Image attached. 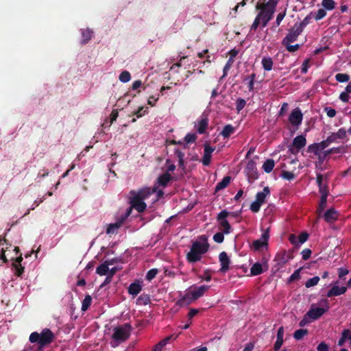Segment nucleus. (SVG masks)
Masks as SVG:
<instances>
[{"label":"nucleus","instance_id":"nucleus-1","mask_svg":"<svg viewBox=\"0 0 351 351\" xmlns=\"http://www.w3.org/2000/svg\"><path fill=\"white\" fill-rule=\"evenodd\" d=\"M156 191V188L145 187L138 191L131 190L130 191V205L138 213H143L147 208L145 200Z\"/></svg>","mask_w":351,"mask_h":351},{"label":"nucleus","instance_id":"nucleus-2","mask_svg":"<svg viewBox=\"0 0 351 351\" xmlns=\"http://www.w3.org/2000/svg\"><path fill=\"white\" fill-rule=\"evenodd\" d=\"M198 239L199 241L192 243L190 251L186 254V259L190 263L200 261L202 255L208 251L209 244L207 242V237L203 234L199 236Z\"/></svg>","mask_w":351,"mask_h":351},{"label":"nucleus","instance_id":"nucleus-3","mask_svg":"<svg viewBox=\"0 0 351 351\" xmlns=\"http://www.w3.org/2000/svg\"><path fill=\"white\" fill-rule=\"evenodd\" d=\"M256 10H258L259 12L250 27V31L254 32L258 29L259 25H261L262 27H266L269 21L272 19L275 13V12L261 5V2H258L256 3Z\"/></svg>","mask_w":351,"mask_h":351},{"label":"nucleus","instance_id":"nucleus-4","mask_svg":"<svg viewBox=\"0 0 351 351\" xmlns=\"http://www.w3.org/2000/svg\"><path fill=\"white\" fill-rule=\"evenodd\" d=\"M55 339V335L49 328H44L40 333L33 332L29 335V340L32 343H37L39 348L51 343Z\"/></svg>","mask_w":351,"mask_h":351},{"label":"nucleus","instance_id":"nucleus-5","mask_svg":"<svg viewBox=\"0 0 351 351\" xmlns=\"http://www.w3.org/2000/svg\"><path fill=\"white\" fill-rule=\"evenodd\" d=\"M209 285H202L195 287L193 290L186 293L184 296L180 298L176 304L179 306H183L190 304L193 301L197 300L204 295V294L209 289Z\"/></svg>","mask_w":351,"mask_h":351},{"label":"nucleus","instance_id":"nucleus-6","mask_svg":"<svg viewBox=\"0 0 351 351\" xmlns=\"http://www.w3.org/2000/svg\"><path fill=\"white\" fill-rule=\"evenodd\" d=\"M132 327L129 323L124 325L117 326L114 328L112 339L118 342H123L127 340L130 335Z\"/></svg>","mask_w":351,"mask_h":351},{"label":"nucleus","instance_id":"nucleus-7","mask_svg":"<svg viewBox=\"0 0 351 351\" xmlns=\"http://www.w3.org/2000/svg\"><path fill=\"white\" fill-rule=\"evenodd\" d=\"M236 216L233 213L228 212L226 210H221L217 217V219L219 222V228L225 234H229L231 231V226L228 221L226 219L229 215Z\"/></svg>","mask_w":351,"mask_h":351},{"label":"nucleus","instance_id":"nucleus-8","mask_svg":"<svg viewBox=\"0 0 351 351\" xmlns=\"http://www.w3.org/2000/svg\"><path fill=\"white\" fill-rule=\"evenodd\" d=\"M302 32V30L298 27V23H295L293 27L289 30L288 34L283 38L282 45H287L296 41Z\"/></svg>","mask_w":351,"mask_h":351},{"label":"nucleus","instance_id":"nucleus-9","mask_svg":"<svg viewBox=\"0 0 351 351\" xmlns=\"http://www.w3.org/2000/svg\"><path fill=\"white\" fill-rule=\"evenodd\" d=\"M316 182L319 187V192L321 195H325L328 196L329 189L328 184V175H322L320 173L316 174Z\"/></svg>","mask_w":351,"mask_h":351},{"label":"nucleus","instance_id":"nucleus-10","mask_svg":"<svg viewBox=\"0 0 351 351\" xmlns=\"http://www.w3.org/2000/svg\"><path fill=\"white\" fill-rule=\"evenodd\" d=\"M302 120L303 114L301 110L299 108H295L293 109L289 117V123L292 125L298 128V126L301 125Z\"/></svg>","mask_w":351,"mask_h":351},{"label":"nucleus","instance_id":"nucleus-11","mask_svg":"<svg viewBox=\"0 0 351 351\" xmlns=\"http://www.w3.org/2000/svg\"><path fill=\"white\" fill-rule=\"evenodd\" d=\"M245 171L250 182L258 179V173L256 169V164L254 160H251L248 161L245 167Z\"/></svg>","mask_w":351,"mask_h":351},{"label":"nucleus","instance_id":"nucleus-12","mask_svg":"<svg viewBox=\"0 0 351 351\" xmlns=\"http://www.w3.org/2000/svg\"><path fill=\"white\" fill-rule=\"evenodd\" d=\"M269 238V230H265L259 239L252 243V248L256 251L261 250L263 247L267 246Z\"/></svg>","mask_w":351,"mask_h":351},{"label":"nucleus","instance_id":"nucleus-13","mask_svg":"<svg viewBox=\"0 0 351 351\" xmlns=\"http://www.w3.org/2000/svg\"><path fill=\"white\" fill-rule=\"evenodd\" d=\"M328 311V308H324L321 307H314L312 306L308 311L305 315L308 318L316 320L319 319L322 315Z\"/></svg>","mask_w":351,"mask_h":351},{"label":"nucleus","instance_id":"nucleus-14","mask_svg":"<svg viewBox=\"0 0 351 351\" xmlns=\"http://www.w3.org/2000/svg\"><path fill=\"white\" fill-rule=\"evenodd\" d=\"M219 259L221 265L219 271L226 273L230 269V259L226 252H222L219 255Z\"/></svg>","mask_w":351,"mask_h":351},{"label":"nucleus","instance_id":"nucleus-15","mask_svg":"<svg viewBox=\"0 0 351 351\" xmlns=\"http://www.w3.org/2000/svg\"><path fill=\"white\" fill-rule=\"evenodd\" d=\"M214 150L215 147H212L208 144L204 145V153L202 160V164L204 165L208 166L210 165L212 157L211 154L214 152Z\"/></svg>","mask_w":351,"mask_h":351},{"label":"nucleus","instance_id":"nucleus-16","mask_svg":"<svg viewBox=\"0 0 351 351\" xmlns=\"http://www.w3.org/2000/svg\"><path fill=\"white\" fill-rule=\"evenodd\" d=\"M338 217L339 214L337 211L333 208L327 210L324 215V220L327 223L335 221L338 219Z\"/></svg>","mask_w":351,"mask_h":351},{"label":"nucleus","instance_id":"nucleus-17","mask_svg":"<svg viewBox=\"0 0 351 351\" xmlns=\"http://www.w3.org/2000/svg\"><path fill=\"white\" fill-rule=\"evenodd\" d=\"M347 291L346 287H341L334 285L328 292H327V297L331 298L333 296H338L340 295H342L345 293Z\"/></svg>","mask_w":351,"mask_h":351},{"label":"nucleus","instance_id":"nucleus-18","mask_svg":"<svg viewBox=\"0 0 351 351\" xmlns=\"http://www.w3.org/2000/svg\"><path fill=\"white\" fill-rule=\"evenodd\" d=\"M142 290V286L138 281L131 283L128 289V293L133 297L136 296Z\"/></svg>","mask_w":351,"mask_h":351},{"label":"nucleus","instance_id":"nucleus-19","mask_svg":"<svg viewBox=\"0 0 351 351\" xmlns=\"http://www.w3.org/2000/svg\"><path fill=\"white\" fill-rule=\"evenodd\" d=\"M172 180L171 174L168 172L164 173L158 178V183L162 187H166L168 183Z\"/></svg>","mask_w":351,"mask_h":351},{"label":"nucleus","instance_id":"nucleus-20","mask_svg":"<svg viewBox=\"0 0 351 351\" xmlns=\"http://www.w3.org/2000/svg\"><path fill=\"white\" fill-rule=\"evenodd\" d=\"M270 189L269 186H265L263 188L262 191H259L256 195V200L261 202L262 204L265 203V199L267 196L269 195Z\"/></svg>","mask_w":351,"mask_h":351},{"label":"nucleus","instance_id":"nucleus-21","mask_svg":"<svg viewBox=\"0 0 351 351\" xmlns=\"http://www.w3.org/2000/svg\"><path fill=\"white\" fill-rule=\"evenodd\" d=\"M293 146L297 147L298 149H302L306 144V140L304 136L299 135L294 138L293 141Z\"/></svg>","mask_w":351,"mask_h":351},{"label":"nucleus","instance_id":"nucleus-22","mask_svg":"<svg viewBox=\"0 0 351 351\" xmlns=\"http://www.w3.org/2000/svg\"><path fill=\"white\" fill-rule=\"evenodd\" d=\"M208 125V119L206 117L202 118L197 124V131L199 134H202L206 132Z\"/></svg>","mask_w":351,"mask_h":351},{"label":"nucleus","instance_id":"nucleus-23","mask_svg":"<svg viewBox=\"0 0 351 351\" xmlns=\"http://www.w3.org/2000/svg\"><path fill=\"white\" fill-rule=\"evenodd\" d=\"M263 265L260 263H254L250 268L251 276H258L264 272Z\"/></svg>","mask_w":351,"mask_h":351},{"label":"nucleus","instance_id":"nucleus-24","mask_svg":"<svg viewBox=\"0 0 351 351\" xmlns=\"http://www.w3.org/2000/svg\"><path fill=\"white\" fill-rule=\"evenodd\" d=\"M234 131L235 128L230 124H228L223 127L222 131L220 132V135H221L224 138H229Z\"/></svg>","mask_w":351,"mask_h":351},{"label":"nucleus","instance_id":"nucleus-25","mask_svg":"<svg viewBox=\"0 0 351 351\" xmlns=\"http://www.w3.org/2000/svg\"><path fill=\"white\" fill-rule=\"evenodd\" d=\"M261 64L265 71H269L272 69L274 62L270 57H263L261 60Z\"/></svg>","mask_w":351,"mask_h":351},{"label":"nucleus","instance_id":"nucleus-26","mask_svg":"<svg viewBox=\"0 0 351 351\" xmlns=\"http://www.w3.org/2000/svg\"><path fill=\"white\" fill-rule=\"evenodd\" d=\"M231 178L230 176H225L219 182H218L215 186V191H221L230 184Z\"/></svg>","mask_w":351,"mask_h":351},{"label":"nucleus","instance_id":"nucleus-27","mask_svg":"<svg viewBox=\"0 0 351 351\" xmlns=\"http://www.w3.org/2000/svg\"><path fill=\"white\" fill-rule=\"evenodd\" d=\"M93 32L90 29H82V43L86 44L92 38Z\"/></svg>","mask_w":351,"mask_h":351},{"label":"nucleus","instance_id":"nucleus-28","mask_svg":"<svg viewBox=\"0 0 351 351\" xmlns=\"http://www.w3.org/2000/svg\"><path fill=\"white\" fill-rule=\"evenodd\" d=\"M109 267H108L107 262H104L99 265L96 269V273L99 276L108 275Z\"/></svg>","mask_w":351,"mask_h":351},{"label":"nucleus","instance_id":"nucleus-29","mask_svg":"<svg viewBox=\"0 0 351 351\" xmlns=\"http://www.w3.org/2000/svg\"><path fill=\"white\" fill-rule=\"evenodd\" d=\"M151 302L149 295L143 293L136 300L137 305H147Z\"/></svg>","mask_w":351,"mask_h":351},{"label":"nucleus","instance_id":"nucleus-30","mask_svg":"<svg viewBox=\"0 0 351 351\" xmlns=\"http://www.w3.org/2000/svg\"><path fill=\"white\" fill-rule=\"evenodd\" d=\"M275 166V162L273 159H267L263 165V170L269 173L271 172Z\"/></svg>","mask_w":351,"mask_h":351},{"label":"nucleus","instance_id":"nucleus-31","mask_svg":"<svg viewBox=\"0 0 351 351\" xmlns=\"http://www.w3.org/2000/svg\"><path fill=\"white\" fill-rule=\"evenodd\" d=\"M121 222H116L114 223H110L108 225L106 229V233L108 234H115L117 230L121 227Z\"/></svg>","mask_w":351,"mask_h":351},{"label":"nucleus","instance_id":"nucleus-32","mask_svg":"<svg viewBox=\"0 0 351 351\" xmlns=\"http://www.w3.org/2000/svg\"><path fill=\"white\" fill-rule=\"evenodd\" d=\"M278 0H269L267 2L261 3V5L264 6L265 8H267L268 9L276 12V8L278 5Z\"/></svg>","mask_w":351,"mask_h":351},{"label":"nucleus","instance_id":"nucleus-33","mask_svg":"<svg viewBox=\"0 0 351 351\" xmlns=\"http://www.w3.org/2000/svg\"><path fill=\"white\" fill-rule=\"evenodd\" d=\"M307 152L309 153H313L315 156H317L319 154H321L322 150L320 149L317 143H315L308 146Z\"/></svg>","mask_w":351,"mask_h":351},{"label":"nucleus","instance_id":"nucleus-34","mask_svg":"<svg viewBox=\"0 0 351 351\" xmlns=\"http://www.w3.org/2000/svg\"><path fill=\"white\" fill-rule=\"evenodd\" d=\"M312 18H313V12H311L302 20V22H300L299 24L298 23V27L303 31V29L310 23Z\"/></svg>","mask_w":351,"mask_h":351},{"label":"nucleus","instance_id":"nucleus-35","mask_svg":"<svg viewBox=\"0 0 351 351\" xmlns=\"http://www.w3.org/2000/svg\"><path fill=\"white\" fill-rule=\"evenodd\" d=\"M175 154H176V156L178 158L179 167L184 169L185 168L184 161V154L179 149H176Z\"/></svg>","mask_w":351,"mask_h":351},{"label":"nucleus","instance_id":"nucleus-36","mask_svg":"<svg viewBox=\"0 0 351 351\" xmlns=\"http://www.w3.org/2000/svg\"><path fill=\"white\" fill-rule=\"evenodd\" d=\"M92 298L90 295H86L84 298V299L82 301V311H86L88 310V308L90 307L91 304Z\"/></svg>","mask_w":351,"mask_h":351},{"label":"nucleus","instance_id":"nucleus-37","mask_svg":"<svg viewBox=\"0 0 351 351\" xmlns=\"http://www.w3.org/2000/svg\"><path fill=\"white\" fill-rule=\"evenodd\" d=\"M308 334L307 329H299L294 332L293 337L295 340H301L305 335Z\"/></svg>","mask_w":351,"mask_h":351},{"label":"nucleus","instance_id":"nucleus-38","mask_svg":"<svg viewBox=\"0 0 351 351\" xmlns=\"http://www.w3.org/2000/svg\"><path fill=\"white\" fill-rule=\"evenodd\" d=\"M322 5L325 10H332L335 8L334 0H322Z\"/></svg>","mask_w":351,"mask_h":351},{"label":"nucleus","instance_id":"nucleus-39","mask_svg":"<svg viewBox=\"0 0 351 351\" xmlns=\"http://www.w3.org/2000/svg\"><path fill=\"white\" fill-rule=\"evenodd\" d=\"M119 79L121 82L126 83L131 80V75L129 71H123L120 73Z\"/></svg>","mask_w":351,"mask_h":351},{"label":"nucleus","instance_id":"nucleus-40","mask_svg":"<svg viewBox=\"0 0 351 351\" xmlns=\"http://www.w3.org/2000/svg\"><path fill=\"white\" fill-rule=\"evenodd\" d=\"M313 15L315 21H319L326 16V11L324 8H320L317 11V12L314 14L313 13Z\"/></svg>","mask_w":351,"mask_h":351},{"label":"nucleus","instance_id":"nucleus-41","mask_svg":"<svg viewBox=\"0 0 351 351\" xmlns=\"http://www.w3.org/2000/svg\"><path fill=\"white\" fill-rule=\"evenodd\" d=\"M319 281V276H314L312 278H309L306 282H305V287L306 288H310L311 287L315 286L317 285V283Z\"/></svg>","mask_w":351,"mask_h":351},{"label":"nucleus","instance_id":"nucleus-42","mask_svg":"<svg viewBox=\"0 0 351 351\" xmlns=\"http://www.w3.org/2000/svg\"><path fill=\"white\" fill-rule=\"evenodd\" d=\"M335 80L339 82H346L350 80V75L346 73H337L335 75Z\"/></svg>","mask_w":351,"mask_h":351},{"label":"nucleus","instance_id":"nucleus-43","mask_svg":"<svg viewBox=\"0 0 351 351\" xmlns=\"http://www.w3.org/2000/svg\"><path fill=\"white\" fill-rule=\"evenodd\" d=\"M286 14H287V10H285L283 12H280L277 14L276 21L274 23V27H278L280 25L282 21L286 16Z\"/></svg>","mask_w":351,"mask_h":351},{"label":"nucleus","instance_id":"nucleus-44","mask_svg":"<svg viewBox=\"0 0 351 351\" xmlns=\"http://www.w3.org/2000/svg\"><path fill=\"white\" fill-rule=\"evenodd\" d=\"M246 104V101L244 99L238 98L236 101V109L238 112L243 110Z\"/></svg>","mask_w":351,"mask_h":351},{"label":"nucleus","instance_id":"nucleus-45","mask_svg":"<svg viewBox=\"0 0 351 351\" xmlns=\"http://www.w3.org/2000/svg\"><path fill=\"white\" fill-rule=\"evenodd\" d=\"M350 330L348 329H345L342 332V336L338 341V346H341L344 344L346 339H348V334Z\"/></svg>","mask_w":351,"mask_h":351},{"label":"nucleus","instance_id":"nucleus-46","mask_svg":"<svg viewBox=\"0 0 351 351\" xmlns=\"http://www.w3.org/2000/svg\"><path fill=\"white\" fill-rule=\"evenodd\" d=\"M12 266L15 269L14 274L17 276H21V275L24 272V267L21 265H18L16 263H12Z\"/></svg>","mask_w":351,"mask_h":351},{"label":"nucleus","instance_id":"nucleus-47","mask_svg":"<svg viewBox=\"0 0 351 351\" xmlns=\"http://www.w3.org/2000/svg\"><path fill=\"white\" fill-rule=\"evenodd\" d=\"M327 197H328L327 195H321V198H320V201H319V208H318L319 212L323 210L326 207Z\"/></svg>","mask_w":351,"mask_h":351},{"label":"nucleus","instance_id":"nucleus-48","mask_svg":"<svg viewBox=\"0 0 351 351\" xmlns=\"http://www.w3.org/2000/svg\"><path fill=\"white\" fill-rule=\"evenodd\" d=\"M263 204L257 200L253 202L250 205V210L253 213H258L260 210L261 206Z\"/></svg>","mask_w":351,"mask_h":351},{"label":"nucleus","instance_id":"nucleus-49","mask_svg":"<svg viewBox=\"0 0 351 351\" xmlns=\"http://www.w3.org/2000/svg\"><path fill=\"white\" fill-rule=\"evenodd\" d=\"M158 273V270L157 269H149L147 273L145 278L147 280L151 281L156 277Z\"/></svg>","mask_w":351,"mask_h":351},{"label":"nucleus","instance_id":"nucleus-50","mask_svg":"<svg viewBox=\"0 0 351 351\" xmlns=\"http://www.w3.org/2000/svg\"><path fill=\"white\" fill-rule=\"evenodd\" d=\"M281 177L287 180H292L294 179L295 175L293 174V173L291 171H282L281 173Z\"/></svg>","mask_w":351,"mask_h":351},{"label":"nucleus","instance_id":"nucleus-51","mask_svg":"<svg viewBox=\"0 0 351 351\" xmlns=\"http://www.w3.org/2000/svg\"><path fill=\"white\" fill-rule=\"evenodd\" d=\"M148 108H144L143 106L139 107L138 109L134 112V114H135L138 118L143 117L144 114L147 113Z\"/></svg>","mask_w":351,"mask_h":351},{"label":"nucleus","instance_id":"nucleus-52","mask_svg":"<svg viewBox=\"0 0 351 351\" xmlns=\"http://www.w3.org/2000/svg\"><path fill=\"white\" fill-rule=\"evenodd\" d=\"M196 139L197 136L195 134L188 133L184 137V141H186V143H194L196 141Z\"/></svg>","mask_w":351,"mask_h":351},{"label":"nucleus","instance_id":"nucleus-53","mask_svg":"<svg viewBox=\"0 0 351 351\" xmlns=\"http://www.w3.org/2000/svg\"><path fill=\"white\" fill-rule=\"evenodd\" d=\"M309 62H310V59H306L303 62L302 67H301V73L302 74H306L308 72V70L310 67Z\"/></svg>","mask_w":351,"mask_h":351},{"label":"nucleus","instance_id":"nucleus-54","mask_svg":"<svg viewBox=\"0 0 351 351\" xmlns=\"http://www.w3.org/2000/svg\"><path fill=\"white\" fill-rule=\"evenodd\" d=\"M282 45L286 47L287 50L289 52H295V51H298L300 47V45L299 44H295L294 45H291L290 44Z\"/></svg>","mask_w":351,"mask_h":351},{"label":"nucleus","instance_id":"nucleus-55","mask_svg":"<svg viewBox=\"0 0 351 351\" xmlns=\"http://www.w3.org/2000/svg\"><path fill=\"white\" fill-rule=\"evenodd\" d=\"M223 234V232H217L213 236V240L217 243H222L224 240Z\"/></svg>","mask_w":351,"mask_h":351},{"label":"nucleus","instance_id":"nucleus-56","mask_svg":"<svg viewBox=\"0 0 351 351\" xmlns=\"http://www.w3.org/2000/svg\"><path fill=\"white\" fill-rule=\"evenodd\" d=\"M309 235L307 232H303L301 234H299L298 239V243L300 244L304 243L306 242L308 238Z\"/></svg>","mask_w":351,"mask_h":351},{"label":"nucleus","instance_id":"nucleus-57","mask_svg":"<svg viewBox=\"0 0 351 351\" xmlns=\"http://www.w3.org/2000/svg\"><path fill=\"white\" fill-rule=\"evenodd\" d=\"M300 269L295 270L289 278V282H293L300 278Z\"/></svg>","mask_w":351,"mask_h":351},{"label":"nucleus","instance_id":"nucleus-58","mask_svg":"<svg viewBox=\"0 0 351 351\" xmlns=\"http://www.w3.org/2000/svg\"><path fill=\"white\" fill-rule=\"evenodd\" d=\"M343 147H332L331 149H329L326 151H325L326 152V154L328 155H330L331 154H340L343 151Z\"/></svg>","mask_w":351,"mask_h":351},{"label":"nucleus","instance_id":"nucleus-59","mask_svg":"<svg viewBox=\"0 0 351 351\" xmlns=\"http://www.w3.org/2000/svg\"><path fill=\"white\" fill-rule=\"evenodd\" d=\"M338 139H343L346 136V131L344 128H340L337 132H335Z\"/></svg>","mask_w":351,"mask_h":351},{"label":"nucleus","instance_id":"nucleus-60","mask_svg":"<svg viewBox=\"0 0 351 351\" xmlns=\"http://www.w3.org/2000/svg\"><path fill=\"white\" fill-rule=\"evenodd\" d=\"M311 254H312V251L310 249H308V248L304 249L302 252V259L304 261L308 260L311 257Z\"/></svg>","mask_w":351,"mask_h":351},{"label":"nucleus","instance_id":"nucleus-61","mask_svg":"<svg viewBox=\"0 0 351 351\" xmlns=\"http://www.w3.org/2000/svg\"><path fill=\"white\" fill-rule=\"evenodd\" d=\"M324 110L326 112L327 116L330 118L334 117L337 113L335 109L330 107H326Z\"/></svg>","mask_w":351,"mask_h":351},{"label":"nucleus","instance_id":"nucleus-62","mask_svg":"<svg viewBox=\"0 0 351 351\" xmlns=\"http://www.w3.org/2000/svg\"><path fill=\"white\" fill-rule=\"evenodd\" d=\"M328 155L326 154V152L324 151L323 153H321L319 154V155H317V159H318V162L317 163L321 165L324 163L326 158L328 156Z\"/></svg>","mask_w":351,"mask_h":351},{"label":"nucleus","instance_id":"nucleus-63","mask_svg":"<svg viewBox=\"0 0 351 351\" xmlns=\"http://www.w3.org/2000/svg\"><path fill=\"white\" fill-rule=\"evenodd\" d=\"M202 280H206V282H210L211 280V274L208 269H206L204 272V275L200 277Z\"/></svg>","mask_w":351,"mask_h":351},{"label":"nucleus","instance_id":"nucleus-64","mask_svg":"<svg viewBox=\"0 0 351 351\" xmlns=\"http://www.w3.org/2000/svg\"><path fill=\"white\" fill-rule=\"evenodd\" d=\"M317 351H328V346L325 342H321L317 347Z\"/></svg>","mask_w":351,"mask_h":351}]
</instances>
